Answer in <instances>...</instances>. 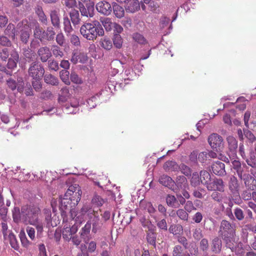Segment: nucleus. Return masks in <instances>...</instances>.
<instances>
[{
    "mask_svg": "<svg viewBox=\"0 0 256 256\" xmlns=\"http://www.w3.org/2000/svg\"><path fill=\"white\" fill-rule=\"evenodd\" d=\"M40 212L38 206L34 204H26L22 207L20 212L18 208H14L12 216L16 222L22 220L24 222L34 226L36 230V236L40 238L42 236L44 224L38 218Z\"/></svg>",
    "mask_w": 256,
    "mask_h": 256,
    "instance_id": "nucleus-1",
    "label": "nucleus"
},
{
    "mask_svg": "<svg viewBox=\"0 0 256 256\" xmlns=\"http://www.w3.org/2000/svg\"><path fill=\"white\" fill-rule=\"evenodd\" d=\"M80 32L84 38L88 40H94L98 36L104 35V30L98 20H94L92 22H86L82 26Z\"/></svg>",
    "mask_w": 256,
    "mask_h": 256,
    "instance_id": "nucleus-2",
    "label": "nucleus"
},
{
    "mask_svg": "<svg viewBox=\"0 0 256 256\" xmlns=\"http://www.w3.org/2000/svg\"><path fill=\"white\" fill-rule=\"evenodd\" d=\"M70 216L72 220H70V224H68L66 223L64 226L62 234L63 238L67 241H69L72 238V235L76 234L78 230V227L83 222V218H80V216H74V214H75L74 211L71 210ZM67 220L66 219L65 222H66Z\"/></svg>",
    "mask_w": 256,
    "mask_h": 256,
    "instance_id": "nucleus-3",
    "label": "nucleus"
},
{
    "mask_svg": "<svg viewBox=\"0 0 256 256\" xmlns=\"http://www.w3.org/2000/svg\"><path fill=\"white\" fill-rule=\"evenodd\" d=\"M16 29L20 31V38L22 42H28L31 32L30 19H24L20 22L16 26Z\"/></svg>",
    "mask_w": 256,
    "mask_h": 256,
    "instance_id": "nucleus-4",
    "label": "nucleus"
},
{
    "mask_svg": "<svg viewBox=\"0 0 256 256\" xmlns=\"http://www.w3.org/2000/svg\"><path fill=\"white\" fill-rule=\"evenodd\" d=\"M214 186L216 190L212 192V198L218 202L220 205L221 206L222 210H224V207L223 206V200L224 197V185L223 181L221 179H216L214 181Z\"/></svg>",
    "mask_w": 256,
    "mask_h": 256,
    "instance_id": "nucleus-5",
    "label": "nucleus"
},
{
    "mask_svg": "<svg viewBox=\"0 0 256 256\" xmlns=\"http://www.w3.org/2000/svg\"><path fill=\"white\" fill-rule=\"evenodd\" d=\"M44 72L42 66L38 62H32L28 68V74L33 79L38 80L43 76Z\"/></svg>",
    "mask_w": 256,
    "mask_h": 256,
    "instance_id": "nucleus-6",
    "label": "nucleus"
},
{
    "mask_svg": "<svg viewBox=\"0 0 256 256\" xmlns=\"http://www.w3.org/2000/svg\"><path fill=\"white\" fill-rule=\"evenodd\" d=\"M208 142L212 148L217 152L223 150V138L217 134H212L208 136Z\"/></svg>",
    "mask_w": 256,
    "mask_h": 256,
    "instance_id": "nucleus-7",
    "label": "nucleus"
},
{
    "mask_svg": "<svg viewBox=\"0 0 256 256\" xmlns=\"http://www.w3.org/2000/svg\"><path fill=\"white\" fill-rule=\"evenodd\" d=\"M96 214H98V211L94 210L90 204H86L82 208L80 213L76 214V213L74 214V216H80V218H82L84 222L86 217L92 219L94 217Z\"/></svg>",
    "mask_w": 256,
    "mask_h": 256,
    "instance_id": "nucleus-8",
    "label": "nucleus"
},
{
    "mask_svg": "<svg viewBox=\"0 0 256 256\" xmlns=\"http://www.w3.org/2000/svg\"><path fill=\"white\" fill-rule=\"evenodd\" d=\"M82 192L80 186L77 184H74L70 186L65 194L66 197L74 196L76 202H73L74 205L78 204L80 200Z\"/></svg>",
    "mask_w": 256,
    "mask_h": 256,
    "instance_id": "nucleus-9",
    "label": "nucleus"
},
{
    "mask_svg": "<svg viewBox=\"0 0 256 256\" xmlns=\"http://www.w3.org/2000/svg\"><path fill=\"white\" fill-rule=\"evenodd\" d=\"M30 26L34 30V36L41 42L46 40L45 30L35 20H30Z\"/></svg>",
    "mask_w": 256,
    "mask_h": 256,
    "instance_id": "nucleus-10",
    "label": "nucleus"
},
{
    "mask_svg": "<svg viewBox=\"0 0 256 256\" xmlns=\"http://www.w3.org/2000/svg\"><path fill=\"white\" fill-rule=\"evenodd\" d=\"M11 52L8 48L0 49V71L10 76L12 75V72L7 70L5 64H2L1 62H6L8 56H10Z\"/></svg>",
    "mask_w": 256,
    "mask_h": 256,
    "instance_id": "nucleus-11",
    "label": "nucleus"
},
{
    "mask_svg": "<svg viewBox=\"0 0 256 256\" xmlns=\"http://www.w3.org/2000/svg\"><path fill=\"white\" fill-rule=\"evenodd\" d=\"M115 86L114 84L108 82L104 88H102L101 90L96 94L97 97L100 100L102 101H106L110 98L112 92V89L114 88Z\"/></svg>",
    "mask_w": 256,
    "mask_h": 256,
    "instance_id": "nucleus-12",
    "label": "nucleus"
},
{
    "mask_svg": "<svg viewBox=\"0 0 256 256\" xmlns=\"http://www.w3.org/2000/svg\"><path fill=\"white\" fill-rule=\"evenodd\" d=\"M94 2L88 3L85 7L83 4L80 2L79 9L82 16L87 18H92L94 16Z\"/></svg>",
    "mask_w": 256,
    "mask_h": 256,
    "instance_id": "nucleus-13",
    "label": "nucleus"
},
{
    "mask_svg": "<svg viewBox=\"0 0 256 256\" xmlns=\"http://www.w3.org/2000/svg\"><path fill=\"white\" fill-rule=\"evenodd\" d=\"M96 8L98 12L104 16L110 15L112 12L111 4L106 0L97 3Z\"/></svg>",
    "mask_w": 256,
    "mask_h": 256,
    "instance_id": "nucleus-14",
    "label": "nucleus"
},
{
    "mask_svg": "<svg viewBox=\"0 0 256 256\" xmlns=\"http://www.w3.org/2000/svg\"><path fill=\"white\" fill-rule=\"evenodd\" d=\"M159 182L174 192L178 193V188H176V182L170 176L164 174L160 178Z\"/></svg>",
    "mask_w": 256,
    "mask_h": 256,
    "instance_id": "nucleus-15",
    "label": "nucleus"
},
{
    "mask_svg": "<svg viewBox=\"0 0 256 256\" xmlns=\"http://www.w3.org/2000/svg\"><path fill=\"white\" fill-rule=\"evenodd\" d=\"M19 60V55L16 51L14 50H12L10 56L8 59V62L6 64V69L12 72V70L15 69L17 66V63Z\"/></svg>",
    "mask_w": 256,
    "mask_h": 256,
    "instance_id": "nucleus-16",
    "label": "nucleus"
},
{
    "mask_svg": "<svg viewBox=\"0 0 256 256\" xmlns=\"http://www.w3.org/2000/svg\"><path fill=\"white\" fill-rule=\"evenodd\" d=\"M60 209L61 210L62 216L63 217V221L65 222L66 218L64 216L66 214L65 210L68 208V204H70V202H76V200L74 196L72 197H66L64 196L62 198H60Z\"/></svg>",
    "mask_w": 256,
    "mask_h": 256,
    "instance_id": "nucleus-17",
    "label": "nucleus"
},
{
    "mask_svg": "<svg viewBox=\"0 0 256 256\" xmlns=\"http://www.w3.org/2000/svg\"><path fill=\"white\" fill-rule=\"evenodd\" d=\"M91 227L90 221H88L80 232V238L85 243H88L91 238L90 236Z\"/></svg>",
    "mask_w": 256,
    "mask_h": 256,
    "instance_id": "nucleus-18",
    "label": "nucleus"
},
{
    "mask_svg": "<svg viewBox=\"0 0 256 256\" xmlns=\"http://www.w3.org/2000/svg\"><path fill=\"white\" fill-rule=\"evenodd\" d=\"M6 83L8 87L12 90H14L17 88L18 91L20 93L24 91V83L22 80H18V82H16L12 78H9L7 80Z\"/></svg>",
    "mask_w": 256,
    "mask_h": 256,
    "instance_id": "nucleus-19",
    "label": "nucleus"
},
{
    "mask_svg": "<svg viewBox=\"0 0 256 256\" xmlns=\"http://www.w3.org/2000/svg\"><path fill=\"white\" fill-rule=\"evenodd\" d=\"M88 60V56L84 52H80L79 51H75L72 52V56L70 59V61L73 64H76L78 62L84 64Z\"/></svg>",
    "mask_w": 256,
    "mask_h": 256,
    "instance_id": "nucleus-20",
    "label": "nucleus"
},
{
    "mask_svg": "<svg viewBox=\"0 0 256 256\" xmlns=\"http://www.w3.org/2000/svg\"><path fill=\"white\" fill-rule=\"evenodd\" d=\"M228 154L230 156V160H228V158L225 157V162L227 163L228 165H230V167H232L234 170H236L238 172V176H241L242 174L240 173V172H241L242 169L241 164L240 162L236 160L234 158L235 156H232V158L230 156V154Z\"/></svg>",
    "mask_w": 256,
    "mask_h": 256,
    "instance_id": "nucleus-21",
    "label": "nucleus"
},
{
    "mask_svg": "<svg viewBox=\"0 0 256 256\" xmlns=\"http://www.w3.org/2000/svg\"><path fill=\"white\" fill-rule=\"evenodd\" d=\"M38 54L43 62H47L52 56L50 49L48 46L40 48L38 50Z\"/></svg>",
    "mask_w": 256,
    "mask_h": 256,
    "instance_id": "nucleus-22",
    "label": "nucleus"
},
{
    "mask_svg": "<svg viewBox=\"0 0 256 256\" xmlns=\"http://www.w3.org/2000/svg\"><path fill=\"white\" fill-rule=\"evenodd\" d=\"M160 28L161 30L167 28L168 30L164 31V34H168L170 33L172 29V22H170V19L166 16H163L160 18Z\"/></svg>",
    "mask_w": 256,
    "mask_h": 256,
    "instance_id": "nucleus-23",
    "label": "nucleus"
},
{
    "mask_svg": "<svg viewBox=\"0 0 256 256\" xmlns=\"http://www.w3.org/2000/svg\"><path fill=\"white\" fill-rule=\"evenodd\" d=\"M228 149L231 152L232 156H236V150L238 147V143L236 138L232 136H229L227 138Z\"/></svg>",
    "mask_w": 256,
    "mask_h": 256,
    "instance_id": "nucleus-24",
    "label": "nucleus"
},
{
    "mask_svg": "<svg viewBox=\"0 0 256 256\" xmlns=\"http://www.w3.org/2000/svg\"><path fill=\"white\" fill-rule=\"evenodd\" d=\"M50 16L52 26L56 28H59L60 26L59 11L56 10H51L50 12Z\"/></svg>",
    "mask_w": 256,
    "mask_h": 256,
    "instance_id": "nucleus-25",
    "label": "nucleus"
},
{
    "mask_svg": "<svg viewBox=\"0 0 256 256\" xmlns=\"http://www.w3.org/2000/svg\"><path fill=\"white\" fill-rule=\"evenodd\" d=\"M238 186L237 178L234 176H232L229 182V188L234 196H239Z\"/></svg>",
    "mask_w": 256,
    "mask_h": 256,
    "instance_id": "nucleus-26",
    "label": "nucleus"
},
{
    "mask_svg": "<svg viewBox=\"0 0 256 256\" xmlns=\"http://www.w3.org/2000/svg\"><path fill=\"white\" fill-rule=\"evenodd\" d=\"M91 224L92 225V232L96 234L98 230H100L102 224L100 221V218L98 214H96L94 217L92 218L90 222Z\"/></svg>",
    "mask_w": 256,
    "mask_h": 256,
    "instance_id": "nucleus-27",
    "label": "nucleus"
},
{
    "mask_svg": "<svg viewBox=\"0 0 256 256\" xmlns=\"http://www.w3.org/2000/svg\"><path fill=\"white\" fill-rule=\"evenodd\" d=\"M122 77L124 80L125 84H128V80H132L136 77V73L132 69L128 68L125 70L124 72L122 74Z\"/></svg>",
    "mask_w": 256,
    "mask_h": 256,
    "instance_id": "nucleus-28",
    "label": "nucleus"
},
{
    "mask_svg": "<svg viewBox=\"0 0 256 256\" xmlns=\"http://www.w3.org/2000/svg\"><path fill=\"white\" fill-rule=\"evenodd\" d=\"M244 184L248 189L254 190H256V179L250 175H247L244 178Z\"/></svg>",
    "mask_w": 256,
    "mask_h": 256,
    "instance_id": "nucleus-29",
    "label": "nucleus"
},
{
    "mask_svg": "<svg viewBox=\"0 0 256 256\" xmlns=\"http://www.w3.org/2000/svg\"><path fill=\"white\" fill-rule=\"evenodd\" d=\"M212 170L214 173L218 176H222L224 174V164L216 161L212 166Z\"/></svg>",
    "mask_w": 256,
    "mask_h": 256,
    "instance_id": "nucleus-30",
    "label": "nucleus"
},
{
    "mask_svg": "<svg viewBox=\"0 0 256 256\" xmlns=\"http://www.w3.org/2000/svg\"><path fill=\"white\" fill-rule=\"evenodd\" d=\"M70 96L68 88L65 86L62 88L58 94V101L59 103H63L67 100Z\"/></svg>",
    "mask_w": 256,
    "mask_h": 256,
    "instance_id": "nucleus-31",
    "label": "nucleus"
},
{
    "mask_svg": "<svg viewBox=\"0 0 256 256\" xmlns=\"http://www.w3.org/2000/svg\"><path fill=\"white\" fill-rule=\"evenodd\" d=\"M123 64H124L119 60H113L111 63L112 75L114 76L117 74L119 72L120 69L123 68Z\"/></svg>",
    "mask_w": 256,
    "mask_h": 256,
    "instance_id": "nucleus-32",
    "label": "nucleus"
},
{
    "mask_svg": "<svg viewBox=\"0 0 256 256\" xmlns=\"http://www.w3.org/2000/svg\"><path fill=\"white\" fill-rule=\"evenodd\" d=\"M112 6L114 14L116 18H120L124 16V10L122 6H120L116 2H113Z\"/></svg>",
    "mask_w": 256,
    "mask_h": 256,
    "instance_id": "nucleus-33",
    "label": "nucleus"
},
{
    "mask_svg": "<svg viewBox=\"0 0 256 256\" xmlns=\"http://www.w3.org/2000/svg\"><path fill=\"white\" fill-rule=\"evenodd\" d=\"M140 8V3L138 0H132L127 4L126 10L130 12H134Z\"/></svg>",
    "mask_w": 256,
    "mask_h": 256,
    "instance_id": "nucleus-34",
    "label": "nucleus"
},
{
    "mask_svg": "<svg viewBox=\"0 0 256 256\" xmlns=\"http://www.w3.org/2000/svg\"><path fill=\"white\" fill-rule=\"evenodd\" d=\"M176 182V188L178 189H186L188 186L186 178L185 176H179L177 178Z\"/></svg>",
    "mask_w": 256,
    "mask_h": 256,
    "instance_id": "nucleus-35",
    "label": "nucleus"
},
{
    "mask_svg": "<svg viewBox=\"0 0 256 256\" xmlns=\"http://www.w3.org/2000/svg\"><path fill=\"white\" fill-rule=\"evenodd\" d=\"M18 30H16L14 24H9L5 30L4 33L8 36L14 38L16 35L17 34Z\"/></svg>",
    "mask_w": 256,
    "mask_h": 256,
    "instance_id": "nucleus-36",
    "label": "nucleus"
},
{
    "mask_svg": "<svg viewBox=\"0 0 256 256\" xmlns=\"http://www.w3.org/2000/svg\"><path fill=\"white\" fill-rule=\"evenodd\" d=\"M163 168L166 172L175 171L178 169V166L174 161L170 160L164 163Z\"/></svg>",
    "mask_w": 256,
    "mask_h": 256,
    "instance_id": "nucleus-37",
    "label": "nucleus"
},
{
    "mask_svg": "<svg viewBox=\"0 0 256 256\" xmlns=\"http://www.w3.org/2000/svg\"><path fill=\"white\" fill-rule=\"evenodd\" d=\"M140 207L147 211L150 214H153L155 212V209L150 202L146 200H141L140 204Z\"/></svg>",
    "mask_w": 256,
    "mask_h": 256,
    "instance_id": "nucleus-38",
    "label": "nucleus"
},
{
    "mask_svg": "<svg viewBox=\"0 0 256 256\" xmlns=\"http://www.w3.org/2000/svg\"><path fill=\"white\" fill-rule=\"evenodd\" d=\"M72 22L74 26L78 25L80 22V14L78 10H73L70 13Z\"/></svg>",
    "mask_w": 256,
    "mask_h": 256,
    "instance_id": "nucleus-39",
    "label": "nucleus"
},
{
    "mask_svg": "<svg viewBox=\"0 0 256 256\" xmlns=\"http://www.w3.org/2000/svg\"><path fill=\"white\" fill-rule=\"evenodd\" d=\"M78 106L76 103L74 104H66L64 108V110L68 114H76L78 111Z\"/></svg>",
    "mask_w": 256,
    "mask_h": 256,
    "instance_id": "nucleus-40",
    "label": "nucleus"
},
{
    "mask_svg": "<svg viewBox=\"0 0 256 256\" xmlns=\"http://www.w3.org/2000/svg\"><path fill=\"white\" fill-rule=\"evenodd\" d=\"M100 22L106 31L111 30L114 24L112 22V20L109 18H102Z\"/></svg>",
    "mask_w": 256,
    "mask_h": 256,
    "instance_id": "nucleus-41",
    "label": "nucleus"
},
{
    "mask_svg": "<svg viewBox=\"0 0 256 256\" xmlns=\"http://www.w3.org/2000/svg\"><path fill=\"white\" fill-rule=\"evenodd\" d=\"M64 29L66 36H68L73 31L70 20L68 17L64 18Z\"/></svg>",
    "mask_w": 256,
    "mask_h": 256,
    "instance_id": "nucleus-42",
    "label": "nucleus"
},
{
    "mask_svg": "<svg viewBox=\"0 0 256 256\" xmlns=\"http://www.w3.org/2000/svg\"><path fill=\"white\" fill-rule=\"evenodd\" d=\"M100 43L101 47L106 50H110L112 47V43L111 40L108 38L104 37L102 38Z\"/></svg>",
    "mask_w": 256,
    "mask_h": 256,
    "instance_id": "nucleus-43",
    "label": "nucleus"
},
{
    "mask_svg": "<svg viewBox=\"0 0 256 256\" xmlns=\"http://www.w3.org/2000/svg\"><path fill=\"white\" fill-rule=\"evenodd\" d=\"M166 202L169 206L172 208H176L179 205L176 198L174 196L171 194H168L166 196Z\"/></svg>",
    "mask_w": 256,
    "mask_h": 256,
    "instance_id": "nucleus-44",
    "label": "nucleus"
},
{
    "mask_svg": "<svg viewBox=\"0 0 256 256\" xmlns=\"http://www.w3.org/2000/svg\"><path fill=\"white\" fill-rule=\"evenodd\" d=\"M211 179V176L208 172L206 170H202L200 172V180L202 184H208Z\"/></svg>",
    "mask_w": 256,
    "mask_h": 256,
    "instance_id": "nucleus-45",
    "label": "nucleus"
},
{
    "mask_svg": "<svg viewBox=\"0 0 256 256\" xmlns=\"http://www.w3.org/2000/svg\"><path fill=\"white\" fill-rule=\"evenodd\" d=\"M44 82L52 85H57L58 84V79L51 74H46L44 76Z\"/></svg>",
    "mask_w": 256,
    "mask_h": 256,
    "instance_id": "nucleus-46",
    "label": "nucleus"
},
{
    "mask_svg": "<svg viewBox=\"0 0 256 256\" xmlns=\"http://www.w3.org/2000/svg\"><path fill=\"white\" fill-rule=\"evenodd\" d=\"M6 239L10 241V243L12 248L15 250H18V244L16 236L12 232H9L7 235Z\"/></svg>",
    "mask_w": 256,
    "mask_h": 256,
    "instance_id": "nucleus-47",
    "label": "nucleus"
},
{
    "mask_svg": "<svg viewBox=\"0 0 256 256\" xmlns=\"http://www.w3.org/2000/svg\"><path fill=\"white\" fill-rule=\"evenodd\" d=\"M169 232L170 233L176 235L182 233L183 232V228L181 225L172 224L169 228Z\"/></svg>",
    "mask_w": 256,
    "mask_h": 256,
    "instance_id": "nucleus-48",
    "label": "nucleus"
},
{
    "mask_svg": "<svg viewBox=\"0 0 256 256\" xmlns=\"http://www.w3.org/2000/svg\"><path fill=\"white\" fill-rule=\"evenodd\" d=\"M133 39L138 43L141 44H148V41L140 33H134L132 36Z\"/></svg>",
    "mask_w": 256,
    "mask_h": 256,
    "instance_id": "nucleus-49",
    "label": "nucleus"
},
{
    "mask_svg": "<svg viewBox=\"0 0 256 256\" xmlns=\"http://www.w3.org/2000/svg\"><path fill=\"white\" fill-rule=\"evenodd\" d=\"M96 94L87 100V106L90 109L94 108L96 104L100 102Z\"/></svg>",
    "mask_w": 256,
    "mask_h": 256,
    "instance_id": "nucleus-50",
    "label": "nucleus"
},
{
    "mask_svg": "<svg viewBox=\"0 0 256 256\" xmlns=\"http://www.w3.org/2000/svg\"><path fill=\"white\" fill-rule=\"evenodd\" d=\"M222 241L218 238H214L212 240V250L215 252H220L222 248Z\"/></svg>",
    "mask_w": 256,
    "mask_h": 256,
    "instance_id": "nucleus-51",
    "label": "nucleus"
},
{
    "mask_svg": "<svg viewBox=\"0 0 256 256\" xmlns=\"http://www.w3.org/2000/svg\"><path fill=\"white\" fill-rule=\"evenodd\" d=\"M56 33L52 27H48L46 30H45L46 40L50 41L54 38Z\"/></svg>",
    "mask_w": 256,
    "mask_h": 256,
    "instance_id": "nucleus-52",
    "label": "nucleus"
},
{
    "mask_svg": "<svg viewBox=\"0 0 256 256\" xmlns=\"http://www.w3.org/2000/svg\"><path fill=\"white\" fill-rule=\"evenodd\" d=\"M177 216L182 220L187 221L188 218V212L184 209H178L176 212Z\"/></svg>",
    "mask_w": 256,
    "mask_h": 256,
    "instance_id": "nucleus-53",
    "label": "nucleus"
},
{
    "mask_svg": "<svg viewBox=\"0 0 256 256\" xmlns=\"http://www.w3.org/2000/svg\"><path fill=\"white\" fill-rule=\"evenodd\" d=\"M92 204L98 206H101L104 202V200L98 195H95L92 200Z\"/></svg>",
    "mask_w": 256,
    "mask_h": 256,
    "instance_id": "nucleus-54",
    "label": "nucleus"
},
{
    "mask_svg": "<svg viewBox=\"0 0 256 256\" xmlns=\"http://www.w3.org/2000/svg\"><path fill=\"white\" fill-rule=\"evenodd\" d=\"M225 230L226 229L228 230V233L230 234L228 236H227V238H230L232 239L234 236V225L232 224H230L228 222L225 220Z\"/></svg>",
    "mask_w": 256,
    "mask_h": 256,
    "instance_id": "nucleus-55",
    "label": "nucleus"
},
{
    "mask_svg": "<svg viewBox=\"0 0 256 256\" xmlns=\"http://www.w3.org/2000/svg\"><path fill=\"white\" fill-rule=\"evenodd\" d=\"M248 100L246 99V98L243 96L238 98L236 100V102L240 104H238L236 106V108L240 110H244L246 108V102Z\"/></svg>",
    "mask_w": 256,
    "mask_h": 256,
    "instance_id": "nucleus-56",
    "label": "nucleus"
},
{
    "mask_svg": "<svg viewBox=\"0 0 256 256\" xmlns=\"http://www.w3.org/2000/svg\"><path fill=\"white\" fill-rule=\"evenodd\" d=\"M52 50L53 54L56 58H62L64 56V52L60 50V48L56 45H54L52 47Z\"/></svg>",
    "mask_w": 256,
    "mask_h": 256,
    "instance_id": "nucleus-57",
    "label": "nucleus"
},
{
    "mask_svg": "<svg viewBox=\"0 0 256 256\" xmlns=\"http://www.w3.org/2000/svg\"><path fill=\"white\" fill-rule=\"evenodd\" d=\"M19 236L22 245L26 248L30 244V242L28 240L24 232L21 231L20 233Z\"/></svg>",
    "mask_w": 256,
    "mask_h": 256,
    "instance_id": "nucleus-58",
    "label": "nucleus"
},
{
    "mask_svg": "<svg viewBox=\"0 0 256 256\" xmlns=\"http://www.w3.org/2000/svg\"><path fill=\"white\" fill-rule=\"evenodd\" d=\"M113 43L114 46L118 48L122 47V40L119 34H116L114 36Z\"/></svg>",
    "mask_w": 256,
    "mask_h": 256,
    "instance_id": "nucleus-59",
    "label": "nucleus"
},
{
    "mask_svg": "<svg viewBox=\"0 0 256 256\" xmlns=\"http://www.w3.org/2000/svg\"><path fill=\"white\" fill-rule=\"evenodd\" d=\"M69 74L70 72L67 70H62L60 72V78L61 80L66 84H70L69 82Z\"/></svg>",
    "mask_w": 256,
    "mask_h": 256,
    "instance_id": "nucleus-60",
    "label": "nucleus"
},
{
    "mask_svg": "<svg viewBox=\"0 0 256 256\" xmlns=\"http://www.w3.org/2000/svg\"><path fill=\"white\" fill-rule=\"evenodd\" d=\"M246 162L248 166L256 168V156L254 153H250V157L246 158Z\"/></svg>",
    "mask_w": 256,
    "mask_h": 256,
    "instance_id": "nucleus-61",
    "label": "nucleus"
},
{
    "mask_svg": "<svg viewBox=\"0 0 256 256\" xmlns=\"http://www.w3.org/2000/svg\"><path fill=\"white\" fill-rule=\"evenodd\" d=\"M70 40L71 44L76 47L80 46V40L78 36L76 34H72L70 36Z\"/></svg>",
    "mask_w": 256,
    "mask_h": 256,
    "instance_id": "nucleus-62",
    "label": "nucleus"
},
{
    "mask_svg": "<svg viewBox=\"0 0 256 256\" xmlns=\"http://www.w3.org/2000/svg\"><path fill=\"white\" fill-rule=\"evenodd\" d=\"M244 133L245 136L250 142H253L256 141V138L254 135L248 129L244 130Z\"/></svg>",
    "mask_w": 256,
    "mask_h": 256,
    "instance_id": "nucleus-63",
    "label": "nucleus"
},
{
    "mask_svg": "<svg viewBox=\"0 0 256 256\" xmlns=\"http://www.w3.org/2000/svg\"><path fill=\"white\" fill-rule=\"evenodd\" d=\"M184 251L180 246H176L172 252V256H182Z\"/></svg>",
    "mask_w": 256,
    "mask_h": 256,
    "instance_id": "nucleus-64",
    "label": "nucleus"
}]
</instances>
